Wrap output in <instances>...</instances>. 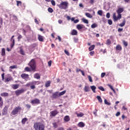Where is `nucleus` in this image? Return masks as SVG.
Wrapping results in <instances>:
<instances>
[{
  "label": "nucleus",
  "mask_w": 130,
  "mask_h": 130,
  "mask_svg": "<svg viewBox=\"0 0 130 130\" xmlns=\"http://www.w3.org/2000/svg\"><path fill=\"white\" fill-rule=\"evenodd\" d=\"M16 3H17V7H19L20 6H22V2L21 1H16Z\"/></svg>",
  "instance_id": "nucleus-36"
},
{
  "label": "nucleus",
  "mask_w": 130,
  "mask_h": 130,
  "mask_svg": "<svg viewBox=\"0 0 130 130\" xmlns=\"http://www.w3.org/2000/svg\"><path fill=\"white\" fill-rule=\"evenodd\" d=\"M82 22H83V23H85V24H88L89 23V21H88V20L84 18L82 19Z\"/></svg>",
  "instance_id": "nucleus-31"
},
{
  "label": "nucleus",
  "mask_w": 130,
  "mask_h": 130,
  "mask_svg": "<svg viewBox=\"0 0 130 130\" xmlns=\"http://www.w3.org/2000/svg\"><path fill=\"white\" fill-rule=\"evenodd\" d=\"M34 127L35 130H44V125L41 122L35 123Z\"/></svg>",
  "instance_id": "nucleus-2"
},
{
  "label": "nucleus",
  "mask_w": 130,
  "mask_h": 130,
  "mask_svg": "<svg viewBox=\"0 0 130 130\" xmlns=\"http://www.w3.org/2000/svg\"><path fill=\"white\" fill-rule=\"evenodd\" d=\"M95 48V45H92L89 48V51H92Z\"/></svg>",
  "instance_id": "nucleus-32"
},
{
  "label": "nucleus",
  "mask_w": 130,
  "mask_h": 130,
  "mask_svg": "<svg viewBox=\"0 0 130 130\" xmlns=\"http://www.w3.org/2000/svg\"><path fill=\"white\" fill-rule=\"evenodd\" d=\"M85 123L83 122H80L78 124V126L79 127H84L85 126Z\"/></svg>",
  "instance_id": "nucleus-15"
},
{
  "label": "nucleus",
  "mask_w": 130,
  "mask_h": 130,
  "mask_svg": "<svg viewBox=\"0 0 130 130\" xmlns=\"http://www.w3.org/2000/svg\"><path fill=\"white\" fill-rule=\"evenodd\" d=\"M98 15H99L100 16H102V14H103V12H102V10H99L98 12Z\"/></svg>",
  "instance_id": "nucleus-43"
},
{
  "label": "nucleus",
  "mask_w": 130,
  "mask_h": 130,
  "mask_svg": "<svg viewBox=\"0 0 130 130\" xmlns=\"http://www.w3.org/2000/svg\"><path fill=\"white\" fill-rule=\"evenodd\" d=\"M16 68H17V66H15V65L12 66H10V69H16Z\"/></svg>",
  "instance_id": "nucleus-52"
},
{
  "label": "nucleus",
  "mask_w": 130,
  "mask_h": 130,
  "mask_svg": "<svg viewBox=\"0 0 130 130\" xmlns=\"http://www.w3.org/2000/svg\"><path fill=\"white\" fill-rule=\"evenodd\" d=\"M25 92V90L24 89H18L15 91V94L16 96H19V95H21L22 93H24Z\"/></svg>",
  "instance_id": "nucleus-7"
},
{
  "label": "nucleus",
  "mask_w": 130,
  "mask_h": 130,
  "mask_svg": "<svg viewBox=\"0 0 130 130\" xmlns=\"http://www.w3.org/2000/svg\"><path fill=\"white\" fill-rule=\"evenodd\" d=\"M64 120L66 122H69V121L71 120V118H70V116L69 115H67L64 117Z\"/></svg>",
  "instance_id": "nucleus-12"
},
{
  "label": "nucleus",
  "mask_w": 130,
  "mask_h": 130,
  "mask_svg": "<svg viewBox=\"0 0 130 130\" xmlns=\"http://www.w3.org/2000/svg\"><path fill=\"white\" fill-rule=\"evenodd\" d=\"M84 28V25L83 24H78L77 25V28L78 30H82Z\"/></svg>",
  "instance_id": "nucleus-16"
},
{
  "label": "nucleus",
  "mask_w": 130,
  "mask_h": 130,
  "mask_svg": "<svg viewBox=\"0 0 130 130\" xmlns=\"http://www.w3.org/2000/svg\"><path fill=\"white\" fill-rule=\"evenodd\" d=\"M90 88L92 91V92H93V93H96V86L92 85L90 86Z\"/></svg>",
  "instance_id": "nucleus-20"
},
{
  "label": "nucleus",
  "mask_w": 130,
  "mask_h": 130,
  "mask_svg": "<svg viewBox=\"0 0 130 130\" xmlns=\"http://www.w3.org/2000/svg\"><path fill=\"white\" fill-rule=\"evenodd\" d=\"M1 96L3 97H8L9 96V93L8 92H3L1 93Z\"/></svg>",
  "instance_id": "nucleus-18"
},
{
  "label": "nucleus",
  "mask_w": 130,
  "mask_h": 130,
  "mask_svg": "<svg viewBox=\"0 0 130 130\" xmlns=\"http://www.w3.org/2000/svg\"><path fill=\"white\" fill-rule=\"evenodd\" d=\"M48 11L49 13H53V9H52V8H49L48 9Z\"/></svg>",
  "instance_id": "nucleus-41"
},
{
  "label": "nucleus",
  "mask_w": 130,
  "mask_h": 130,
  "mask_svg": "<svg viewBox=\"0 0 130 130\" xmlns=\"http://www.w3.org/2000/svg\"><path fill=\"white\" fill-rule=\"evenodd\" d=\"M84 91L85 92H90V87H89V86L88 85H85L84 86Z\"/></svg>",
  "instance_id": "nucleus-13"
},
{
  "label": "nucleus",
  "mask_w": 130,
  "mask_h": 130,
  "mask_svg": "<svg viewBox=\"0 0 130 130\" xmlns=\"http://www.w3.org/2000/svg\"><path fill=\"white\" fill-rule=\"evenodd\" d=\"M123 43L124 46L126 47L127 46V42H126L125 41H123Z\"/></svg>",
  "instance_id": "nucleus-50"
},
{
  "label": "nucleus",
  "mask_w": 130,
  "mask_h": 130,
  "mask_svg": "<svg viewBox=\"0 0 130 130\" xmlns=\"http://www.w3.org/2000/svg\"><path fill=\"white\" fill-rule=\"evenodd\" d=\"M20 53L22 54V55H25V52H24V50H23V49H20Z\"/></svg>",
  "instance_id": "nucleus-40"
},
{
  "label": "nucleus",
  "mask_w": 130,
  "mask_h": 130,
  "mask_svg": "<svg viewBox=\"0 0 130 130\" xmlns=\"http://www.w3.org/2000/svg\"><path fill=\"white\" fill-rule=\"evenodd\" d=\"M31 104H39L40 103V100L38 99H35L31 101Z\"/></svg>",
  "instance_id": "nucleus-8"
},
{
  "label": "nucleus",
  "mask_w": 130,
  "mask_h": 130,
  "mask_svg": "<svg viewBox=\"0 0 130 130\" xmlns=\"http://www.w3.org/2000/svg\"><path fill=\"white\" fill-rule=\"evenodd\" d=\"M51 62H52L51 60L49 61L48 62L49 67H51Z\"/></svg>",
  "instance_id": "nucleus-63"
},
{
  "label": "nucleus",
  "mask_w": 130,
  "mask_h": 130,
  "mask_svg": "<svg viewBox=\"0 0 130 130\" xmlns=\"http://www.w3.org/2000/svg\"><path fill=\"white\" fill-rule=\"evenodd\" d=\"M15 37V36H13L11 38V40L12 41V44L11 45V48H13L14 47V45H15V39H13Z\"/></svg>",
  "instance_id": "nucleus-17"
},
{
  "label": "nucleus",
  "mask_w": 130,
  "mask_h": 130,
  "mask_svg": "<svg viewBox=\"0 0 130 130\" xmlns=\"http://www.w3.org/2000/svg\"><path fill=\"white\" fill-rule=\"evenodd\" d=\"M51 4L52 6H53V7H54V6H55V1H54V0H52L51 1Z\"/></svg>",
  "instance_id": "nucleus-47"
},
{
  "label": "nucleus",
  "mask_w": 130,
  "mask_h": 130,
  "mask_svg": "<svg viewBox=\"0 0 130 130\" xmlns=\"http://www.w3.org/2000/svg\"><path fill=\"white\" fill-rule=\"evenodd\" d=\"M35 85H39V82L36 81H33L31 82H29L25 85V87H30L32 89H35Z\"/></svg>",
  "instance_id": "nucleus-3"
},
{
  "label": "nucleus",
  "mask_w": 130,
  "mask_h": 130,
  "mask_svg": "<svg viewBox=\"0 0 130 130\" xmlns=\"http://www.w3.org/2000/svg\"><path fill=\"white\" fill-rule=\"evenodd\" d=\"M64 53H66V54H67V55H70V53H69V52L67 50H64Z\"/></svg>",
  "instance_id": "nucleus-58"
},
{
  "label": "nucleus",
  "mask_w": 130,
  "mask_h": 130,
  "mask_svg": "<svg viewBox=\"0 0 130 130\" xmlns=\"http://www.w3.org/2000/svg\"><path fill=\"white\" fill-rule=\"evenodd\" d=\"M26 108H31V106L30 105H25Z\"/></svg>",
  "instance_id": "nucleus-61"
},
{
  "label": "nucleus",
  "mask_w": 130,
  "mask_h": 130,
  "mask_svg": "<svg viewBox=\"0 0 130 130\" xmlns=\"http://www.w3.org/2000/svg\"><path fill=\"white\" fill-rule=\"evenodd\" d=\"M25 71H26V72H30V70L29 67H27L25 68Z\"/></svg>",
  "instance_id": "nucleus-49"
},
{
  "label": "nucleus",
  "mask_w": 130,
  "mask_h": 130,
  "mask_svg": "<svg viewBox=\"0 0 130 130\" xmlns=\"http://www.w3.org/2000/svg\"><path fill=\"white\" fill-rule=\"evenodd\" d=\"M88 78L90 83H92V82H93V80H92V77L90 76H88Z\"/></svg>",
  "instance_id": "nucleus-45"
},
{
  "label": "nucleus",
  "mask_w": 130,
  "mask_h": 130,
  "mask_svg": "<svg viewBox=\"0 0 130 130\" xmlns=\"http://www.w3.org/2000/svg\"><path fill=\"white\" fill-rule=\"evenodd\" d=\"M12 80H13V78H12L11 77H10L6 79V82H10V81H12Z\"/></svg>",
  "instance_id": "nucleus-39"
},
{
  "label": "nucleus",
  "mask_w": 130,
  "mask_h": 130,
  "mask_svg": "<svg viewBox=\"0 0 130 130\" xmlns=\"http://www.w3.org/2000/svg\"><path fill=\"white\" fill-rule=\"evenodd\" d=\"M28 66H29L32 71H35L36 70V62H35V60L32 59L28 63Z\"/></svg>",
  "instance_id": "nucleus-5"
},
{
  "label": "nucleus",
  "mask_w": 130,
  "mask_h": 130,
  "mask_svg": "<svg viewBox=\"0 0 130 130\" xmlns=\"http://www.w3.org/2000/svg\"><path fill=\"white\" fill-rule=\"evenodd\" d=\"M108 23L109 25H112V20L109 19L108 20Z\"/></svg>",
  "instance_id": "nucleus-48"
},
{
  "label": "nucleus",
  "mask_w": 130,
  "mask_h": 130,
  "mask_svg": "<svg viewBox=\"0 0 130 130\" xmlns=\"http://www.w3.org/2000/svg\"><path fill=\"white\" fill-rule=\"evenodd\" d=\"M2 56H5L6 55V49L5 48H2Z\"/></svg>",
  "instance_id": "nucleus-25"
},
{
  "label": "nucleus",
  "mask_w": 130,
  "mask_h": 130,
  "mask_svg": "<svg viewBox=\"0 0 130 130\" xmlns=\"http://www.w3.org/2000/svg\"><path fill=\"white\" fill-rule=\"evenodd\" d=\"M34 78L39 80V79H40V75H39V74L38 73H36L34 75Z\"/></svg>",
  "instance_id": "nucleus-22"
},
{
  "label": "nucleus",
  "mask_w": 130,
  "mask_h": 130,
  "mask_svg": "<svg viewBox=\"0 0 130 130\" xmlns=\"http://www.w3.org/2000/svg\"><path fill=\"white\" fill-rule=\"evenodd\" d=\"M104 102H105V104H106L107 105H110V103H108V102L106 99L104 100Z\"/></svg>",
  "instance_id": "nucleus-46"
},
{
  "label": "nucleus",
  "mask_w": 130,
  "mask_h": 130,
  "mask_svg": "<svg viewBox=\"0 0 130 130\" xmlns=\"http://www.w3.org/2000/svg\"><path fill=\"white\" fill-rule=\"evenodd\" d=\"M8 114V108H7L6 107H5L2 112V114L3 115H6V114Z\"/></svg>",
  "instance_id": "nucleus-10"
},
{
  "label": "nucleus",
  "mask_w": 130,
  "mask_h": 130,
  "mask_svg": "<svg viewBox=\"0 0 130 130\" xmlns=\"http://www.w3.org/2000/svg\"><path fill=\"white\" fill-rule=\"evenodd\" d=\"M66 90H64L63 91H61V92H60L59 93V96H62V95H64V94H66Z\"/></svg>",
  "instance_id": "nucleus-38"
},
{
  "label": "nucleus",
  "mask_w": 130,
  "mask_h": 130,
  "mask_svg": "<svg viewBox=\"0 0 130 130\" xmlns=\"http://www.w3.org/2000/svg\"><path fill=\"white\" fill-rule=\"evenodd\" d=\"M106 17L107 19H109V18H110V13H107Z\"/></svg>",
  "instance_id": "nucleus-51"
},
{
  "label": "nucleus",
  "mask_w": 130,
  "mask_h": 130,
  "mask_svg": "<svg viewBox=\"0 0 130 130\" xmlns=\"http://www.w3.org/2000/svg\"><path fill=\"white\" fill-rule=\"evenodd\" d=\"M21 76L22 79H29V75L27 74H22Z\"/></svg>",
  "instance_id": "nucleus-14"
},
{
  "label": "nucleus",
  "mask_w": 130,
  "mask_h": 130,
  "mask_svg": "<svg viewBox=\"0 0 130 130\" xmlns=\"http://www.w3.org/2000/svg\"><path fill=\"white\" fill-rule=\"evenodd\" d=\"M96 98H97L99 102H100V103H102L103 101H102V99L101 98V96L98 95L96 96Z\"/></svg>",
  "instance_id": "nucleus-29"
},
{
  "label": "nucleus",
  "mask_w": 130,
  "mask_h": 130,
  "mask_svg": "<svg viewBox=\"0 0 130 130\" xmlns=\"http://www.w3.org/2000/svg\"><path fill=\"white\" fill-rule=\"evenodd\" d=\"M45 86L47 87H49V86H50V81H48L46 84H45Z\"/></svg>",
  "instance_id": "nucleus-37"
},
{
  "label": "nucleus",
  "mask_w": 130,
  "mask_h": 130,
  "mask_svg": "<svg viewBox=\"0 0 130 130\" xmlns=\"http://www.w3.org/2000/svg\"><path fill=\"white\" fill-rule=\"evenodd\" d=\"M123 30V28H119L118 29V32H122V31Z\"/></svg>",
  "instance_id": "nucleus-56"
},
{
  "label": "nucleus",
  "mask_w": 130,
  "mask_h": 130,
  "mask_svg": "<svg viewBox=\"0 0 130 130\" xmlns=\"http://www.w3.org/2000/svg\"><path fill=\"white\" fill-rule=\"evenodd\" d=\"M35 22L36 23V24H39V22L37 21V19L36 18L35 19Z\"/></svg>",
  "instance_id": "nucleus-62"
},
{
  "label": "nucleus",
  "mask_w": 130,
  "mask_h": 130,
  "mask_svg": "<svg viewBox=\"0 0 130 130\" xmlns=\"http://www.w3.org/2000/svg\"><path fill=\"white\" fill-rule=\"evenodd\" d=\"M89 54H90V55L91 56H93L94 55V51H91L89 52Z\"/></svg>",
  "instance_id": "nucleus-57"
},
{
  "label": "nucleus",
  "mask_w": 130,
  "mask_h": 130,
  "mask_svg": "<svg viewBox=\"0 0 130 130\" xmlns=\"http://www.w3.org/2000/svg\"><path fill=\"white\" fill-rule=\"evenodd\" d=\"M98 88L99 90H101V91H105V89H104V88L103 86H99Z\"/></svg>",
  "instance_id": "nucleus-42"
},
{
  "label": "nucleus",
  "mask_w": 130,
  "mask_h": 130,
  "mask_svg": "<svg viewBox=\"0 0 130 130\" xmlns=\"http://www.w3.org/2000/svg\"><path fill=\"white\" fill-rule=\"evenodd\" d=\"M38 40L39 41H41V42H43V37L40 35H38Z\"/></svg>",
  "instance_id": "nucleus-23"
},
{
  "label": "nucleus",
  "mask_w": 130,
  "mask_h": 130,
  "mask_svg": "<svg viewBox=\"0 0 130 130\" xmlns=\"http://www.w3.org/2000/svg\"><path fill=\"white\" fill-rule=\"evenodd\" d=\"M53 125L55 128H56V127H57V124H56V123H53Z\"/></svg>",
  "instance_id": "nucleus-55"
},
{
  "label": "nucleus",
  "mask_w": 130,
  "mask_h": 130,
  "mask_svg": "<svg viewBox=\"0 0 130 130\" xmlns=\"http://www.w3.org/2000/svg\"><path fill=\"white\" fill-rule=\"evenodd\" d=\"M78 34V31L77 30L73 29L72 30V35H77Z\"/></svg>",
  "instance_id": "nucleus-28"
},
{
  "label": "nucleus",
  "mask_w": 130,
  "mask_h": 130,
  "mask_svg": "<svg viewBox=\"0 0 130 130\" xmlns=\"http://www.w3.org/2000/svg\"><path fill=\"white\" fill-rule=\"evenodd\" d=\"M78 22H79V19H76V20H75L74 21V23L75 24H77V23H78Z\"/></svg>",
  "instance_id": "nucleus-59"
},
{
  "label": "nucleus",
  "mask_w": 130,
  "mask_h": 130,
  "mask_svg": "<svg viewBox=\"0 0 130 130\" xmlns=\"http://www.w3.org/2000/svg\"><path fill=\"white\" fill-rule=\"evenodd\" d=\"M123 8H119L117 10H116V13L118 14L117 16H116V13H113V19L114 21H118V20H120L121 19V13L123 12Z\"/></svg>",
  "instance_id": "nucleus-1"
},
{
  "label": "nucleus",
  "mask_w": 130,
  "mask_h": 130,
  "mask_svg": "<svg viewBox=\"0 0 130 130\" xmlns=\"http://www.w3.org/2000/svg\"><path fill=\"white\" fill-rule=\"evenodd\" d=\"M69 6V2L67 1L61 2L60 4L58 5V7L60 9H62L63 10H67L68 7Z\"/></svg>",
  "instance_id": "nucleus-4"
},
{
  "label": "nucleus",
  "mask_w": 130,
  "mask_h": 130,
  "mask_svg": "<svg viewBox=\"0 0 130 130\" xmlns=\"http://www.w3.org/2000/svg\"><path fill=\"white\" fill-rule=\"evenodd\" d=\"M19 110H21V107H17L12 111V114L13 115H16V114H18V112H19Z\"/></svg>",
  "instance_id": "nucleus-6"
},
{
  "label": "nucleus",
  "mask_w": 130,
  "mask_h": 130,
  "mask_svg": "<svg viewBox=\"0 0 130 130\" xmlns=\"http://www.w3.org/2000/svg\"><path fill=\"white\" fill-rule=\"evenodd\" d=\"M85 16H86V17H87V18H89L90 19H92V18H93V16H92V15H91L89 13H86Z\"/></svg>",
  "instance_id": "nucleus-24"
},
{
  "label": "nucleus",
  "mask_w": 130,
  "mask_h": 130,
  "mask_svg": "<svg viewBox=\"0 0 130 130\" xmlns=\"http://www.w3.org/2000/svg\"><path fill=\"white\" fill-rule=\"evenodd\" d=\"M108 86L114 92V93H115V90L113 89V87L111 85L108 84Z\"/></svg>",
  "instance_id": "nucleus-35"
},
{
  "label": "nucleus",
  "mask_w": 130,
  "mask_h": 130,
  "mask_svg": "<svg viewBox=\"0 0 130 130\" xmlns=\"http://www.w3.org/2000/svg\"><path fill=\"white\" fill-rule=\"evenodd\" d=\"M106 44L107 45H110V44H111V41H110V40L108 39L107 40Z\"/></svg>",
  "instance_id": "nucleus-44"
},
{
  "label": "nucleus",
  "mask_w": 130,
  "mask_h": 130,
  "mask_svg": "<svg viewBox=\"0 0 130 130\" xmlns=\"http://www.w3.org/2000/svg\"><path fill=\"white\" fill-rule=\"evenodd\" d=\"M58 24H62L63 21H62V20L59 19V20H58Z\"/></svg>",
  "instance_id": "nucleus-54"
},
{
  "label": "nucleus",
  "mask_w": 130,
  "mask_h": 130,
  "mask_svg": "<svg viewBox=\"0 0 130 130\" xmlns=\"http://www.w3.org/2000/svg\"><path fill=\"white\" fill-rule=\"evenodd\" d=\"M12 88L14 89V90H16L19 88V84H13L12 85Z\"/></svg>",
  "instance_id": "nucleus-19"
},
{
  "label": "nucleus",
  "mask_w": 130,
  "mask_h": 130,
  "mask_svg": "<svg viewBox=\"0 0 130 130\" xmlns=\"http://www.w3.org/2000/svg\"><path fill=\"white\" fill-rule=\"evenodd\" d=\"M28 119H27V118H24L23 119H22L21 122L23 124H25V123H26V121Z\"/></svg>",
  "instance_id": "nucleus-34"
},
{
  "label": "nucleus",
  "mask_w": 130,
  "mask_h": 130,
  "mask_svg": "<svg viewBox=\"0 0 130 130\" xmlns=\"http://www.w3.org/2000/svg\"><path fill=\"white\" fill-rule=\"evenodd\" d=\"M74 42L76 43L77 42H78V39L77 38H74Z\"/></svg>",
  "instance_id": "nucleus-64"
},
{
  "label": "nucleus",
  "mask_w": 130,
  "mask_h": 130,
  "mask_svg": "<svg viewBox=\"0 0 130 130\" xmlns=\"http://www.w3.org/2000/svg\"><path fill=\"white\" fill-rule=\"evenodd\" d=\"M58 97V92H55L52 94L53 99H56Z\"/></svg>",
  "instance_id": "nucleus-11"
},
{
  "label": "nucleus",
  "mask_w": 130,
  "mask_h": 130,
  "mask_svg": "<svg viewBox=\"0 0 130 130\" xmlns=\"http://www.w3.org/2000/svg\"><path fill=\"white\" fill-rule=\"evenodd\" d=\"M59 113V112H58L57 110H54V111H51V112H50V114H51V115H52V116H55V115L58 114Z\"/></svg>",
  "instance_id": "nucleus-9"
},
{
  "label": "nucleus",
  "mask_w": 130,
  "mask_h": 130,
  "mask_svg": "<svg viewBox=\"0 0 130 130\" xmlns=\"http://www.w3.org/2000/svg\"><path fill=\"white\" fill-rule=\"evenodd\" d=\"M76 114L78 117H82V116H84V113H76Z\"/></svg>",
  "instance_id": "nucleus-21"
},
{
  "label": "nucleus",
  "mask_w": 130,
  "mask_h": 130,
  "mask_svg": "<svg viewBox=\"0 0 130 130\" xmlns=\"http://www.w3.org/2000/svg\"><path fill=\"white\" fill-rule=\"evenodd\" d=\"M124 25H125V19H124L122 22L119 24V26L120 27H123Z\"/></svg>",
  "instance_id": "nucleus-26"
},
{
  "label": "nucleus",
  "mask_w": 130,
  "mask_h": 130,
  "mask_svg": "<svg viewBox=\"0 0 130 130\" xmlns=\"http://www.w3.org/2000/svg\"><path fill=\"white\" fill-rule=\"evenodd\" d=\"M121 49H122V48H121V46L120 45H117L116 47V50H119L120 51L121 50Z\"/></svg>",
  "instance_id": "nucleus-27"
},
{
  "label": "nucleus",
  "mask_w": 130,
  "mask_h": 130,
  "mask_svg": "<svg viewBox=\"0 0 130 130\" xmlns=\"http://www.w3.org/2000/svg\"><path fill=\"white\" fill-rule=\"evenodd\" d=\"M119 115H120V112H117L116 114V116H119Z\"/></svg>",
  "instance_id": "nucleus-60"
},
{
  "label": "nucleus",
  "mask_w": 130,
  "mask_h": 130,
  "mask_svg": "<svg viewBox=\"0 0 130 130\" xmlns=\"http://www.w3.org/2000/svg\"><path fill=\"white\" fill-rule=\"evenodd\" d=\"M105 75H106L105 73H102L101 74V78H104V77L105 76Z\"/></svg>",
  "instance_id": "nucleus-53"
},
{
  "label": "nucleus",
  "mask_w": 130,
  "mask_h": 130,
  "mask_svg": "<svg viewBox=\"0 0 130 130\" xmlns=\"http://www.w3.org/2000/svg\"><path fill=\"white\" fill-rule=\"evenodd\" d=\"M96 27H98V24L96 23H93L91 25V28L92 29H94V28H96Z\"/></svg>",
  "instance_id": "nucleus-30"
},
{
  "label": "nucleus",
  "mask_w": 130,
  "mask_h": 130,
  "mask_svg": "<svg viewBox=\"0 0 130 130\" xmlns=\"http://www.w3.org/2000/svg\"><path fill=\"white\" fill-rule=\"evenodd\" d=\"M4 104V102H3V98L0 96V107H3V105Z\"/></svg>",
  "instance_id": "nucleus-33"
}]
</instances>
